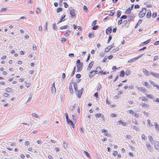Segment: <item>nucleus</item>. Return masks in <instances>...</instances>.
<instances>
[{"label":"nucleus","instance_id":"10","mask_svg":"<svg viewBox=\"0 0 159 159\" xmlns=\"http://www.w3.org/2000/svg\"><path fill=\"white\" fill-rule=\"evenodd\" d=\"M112 28L111 27L108 28L106 30V33L107 34H109L111 32Z\"/></svg>","mask_w":159,"mask_h":159},{"label":"nucleus","instance_id":"20","mask_svg":"<svg viewBox=\"0 0 159 159\" xmlns=\"http://www.w3.org/2000/svg\"><path fill=\"white\" fill-rule=\"evenodd\" d=\"M73 83H74V89L75 90V92L76 91H77L78 90V88L77 84L75 83H74L73 82Z\"/></svg>","mask_w":159,"mask_h":159},{"label":"nucleus","instance_id":"51","mask_svg":"<svg viewBox=\"0 0 159 159\" xmlns=\"http://www.w3.org/2000/svg\"><path fill=\"white\" fill-rule=\"evenodd\" d=\"M157 15V13L156 12H154L152 15V17L155 18Z\"/></svg>","mask_w":159,"mask_h":159},{"label":"nucleus","instance_id":"29","mask_svg":"<svg viewBox=\"0 0 159 159\" xmlns=\"http://www.w3.org/2000/svg\"><path fill=\"white\" fill-rule=\"evenodd\" d=\"M121 14V11L120 10H118L117 11V18H119Z\"/></svg>","mask_w":159,"mask_h":159},{"label":"nucleus","instance_id":"15","mask_svg":"<svg viewBox=\"0 0 159 159\" xmlns=\"http://www.w3.org/2000/svg\"><path fill=\"white\" fill-rule=\"evenodd\" d=\"M134 15H135L134 14H133L131 13V14L130 16H128V19H127L128 21H129L131 20H132V19L133 17L134 16Z\"/></svg>","mask_w":159,"mask_h":159},{"label":"nucleus","instance_id":"55","mask_svg":"<svg viewBox=\"0 0 159 159\" xmlns=\"http://www.w3.org/2000/svg\"><path fill=\"white\" fill-rule=\"evenodd\" d=\"M30 85L31 84L30 83H28L25 84V86L27 88H28L30 87Z\"/></svg>","mask_w":159,"mask_h":159},{"label":"nucleus","instance_id":"57","mask_svg":"<svg viewBox=\"0 0 159 159\" xmlns=\"http://www.w3.org/2000/svg\"><path fill=\"white\" fill-rule=\"evenodd\" d=\"M112 11L111 12V14L110 15V16H113L115 13V11H114L113 12H112Z\"/></svg>","mask_w":159,"mask_h":159},{"label":"nucleus","instance_id":"7","mask_svg":"<svg viewBox=\"0 0 159 159\" xmlns=\"http://www.w3.org/2000/svg\"><path fill=\"white\" fill-rule=\"evenodd\" d=\"M118 125H121L122 126H125L127 125V123L126 122H124L122 121L121 120H119L118 121Z\"/></svg>","mask_w":159,"mask_h":159},{"label":"nucleus","instance_id":"39","mask_svg":"<svg viewBox=\"0 0 159 159\" xmlns=\"http://www.w3.org/2000/svg\"><path fill=\"white\" fill-rule=\"evenodd\" d=\"M62 9L61 7H59L58 8L57 10V13H59L60 11H62Z\"/></svg>","mask_w":159,"mask_h":159},{"label":"nucleus","instance_id":"43","mask_svg":"<svg viewBox=\"0 0 159 159\" xmlns=\"http://www.w3.org/2000/svg\"><path fill=\"white\" fill-rule=\"evenodd\" d=\"M149 82L150 84L152 85L154 87H155L156 85L155 84L154 82L152 80H150Z\"/></svg>","mask_w":159,"mask_h":159},{"label":"nucleus","instance_id":"11","mask_svg":"<svg viewBox=\"0 0 159 159\" xmlns=\"http://www.w3.org/2000/svg\"><path fill=\"white\" fill-rule=\"evenodd\" d=\"M5 90L6 91H7L8 93L12 92V93H14V91H15V90H13L11 88L9 87L6 89Z\"/></svg>","mask_w":159,"mask_h":159},{"label":"nucleus","instance_id":"21","mask_svg":"<svg viewBox=\"0 0 159 159\" xmlns=\"http://www.w3.org/2000/svg\"><path fill=\"white\" fill-rule=\"evenodd\" d=\"M113 47L111 46H108L105 49V52H107L108 51H109L111 48L112 47Z\"/></svg>","mask_w":159,"mask_h":159},{"label":"nucleus","instance_id":"13","mask_svg":"<svg viewBox=\"0 0 159 159\" xmlns=\"http://www.w3.org/2000/svg\"><path fill=\"white\" fill-rule=\"evenodd\" d=\"M67 120V123L70 125H71V126H72V127L73 128H74L75 126H74V124L73 123V122L70 120Z\"/></svg>","mask_w":159,"mask_h":159},{"label":"nucleus","instance_id":"3","mask_svg":"<svg viewBox=\"0 0 159 159\" xmlns=\"http://www.w3.org/2000/svg\"><path fill=\"white\" fill-rule=\"evenodd\" d=\"M154 148L157 150H159V142L156 141H154L153 143Z\"/></svg>","mask_w":159,"mask_h":159},{"label":"nucleus","instance_id":"16","mask_svg":"<svg viewBox=\"0 0 159 159\" xmlns=\"http://www.w3.org/2000/svg\"><path fill=\"white\" fill-rule=\"evenodd\" d=\"M95 116L97 118H102L103 116L102 114L100 113H97L95 115Z\"/></svg>","mask_w":159,"mask_h":159},{"label":"nucleus","instance_id":"40","mask_svg":"<svg viewBox=\"0 0 159 159\" xmlns=\"http://www.w3.org/2000/svg\"><path fill=\"white\" fill-rule=\"evenodd\" d=\"M111 39H112V36L111 35H110L109 36L108 39L107 41V43H109L110 42V41L111 40Z\"/></svg>","mask_w":159,"mask_h":159},{"label":"nucleus","instance_id":"27","mask_svg":"<svg viewBox=\"0 0 159 159\" xmlns=\"http://www.w3.org/2000/svg\"><path fill=\"white\" fill-rule=\"evenodd\" d=\"M142 21V20H139L138 23L137 24L135 25V28H137L139 26V25L141 23Z\"/></svg>","mask_w":159,"mask_h":159},{"label":"nucleus","instance_id":"45","mask_svg":"<svg viewBox=\"0 0 159 159\" xmlns=\"http://www.w3.org/2000/svg\"><path fill=\"white\" fill-rule=\"evenodd\" d=\"M65 17L66 15H63L61 17V18L60 20H62V21L65 20L64 19V18H65Z\"/></svg>","mask_w":159,"mask_h":159},{"label":"nucleus","instance_id":"1","mask_svg":"<svg viewBox=\"0 0 159 159\" xmlns=\"http://www.w3.org/2000/svg\"><path fill=\"white\" fill-rule=\"evenodd\" d=\"M146 9L145 7L142 8V10L139 12V16L140 18H142L146 14Z\"/></svg>","mask_w":159,"mask_h":159},{"label":"nucleus","instance_id":"4","mask_svg":"<svg viewBox=\"0 0 159 159\" xmlns=\"http://www.w3.org/2000/svg\"><path fill=\"white\" fill-rule=\"evenodd\" d=\"M75 10L74 9H73L70 11V14L71 15V17L72 18H73L75 16Z\"/></svg>","mask_w":159,"mask_h":159},{"label":"nucleus","instance_id":"60","mask_svg":"<svg viewBox=\"0 0 159 159\" xmlns=\"http://www.w3.org/2000/svg\"><path fill=\"white\" fill-rule=\"evenodd\" d=\"M134 8L135 9H137L139 8V6L138 4H136L134 6Z\"/></svg>","mask_w":159,"mask_h":159},{"label":"nucleus","instance_id":"36","mask_svg":"<svg viewBox=\"0 0 159 159\" xmlns=\"http://www.w3.org/2000/svg\"><path fill=\"white\" fill-rule=\"evenodd\" d=\"M118 152L116 151H114L113 152L112 154L115 157L118 154Z\"/></svg>","mask_w":159,"mask_h":159},{"label":"nucleus","instance_id":"52","mask_svg":"<svg viewBox=\"0 0 159 159\" xmlns=\"http://www.w3.org/2000/svg\"><path fill=\"white\" fill-rule=\"evenodd\" d=\"M127 18V16L125 15H123L120 18L121 19H126Z\"/></svg>","mask_w":159,"mask_h":159},{"label":"nucleus","instance_id":"25","mask_svg":"<svg viewBox=\"0 0 159 159\" xmlns=\"http://www.w3.org/2000/svg\"><path fill=\"white\" fill-rule=\"evenodd\" d=\"M131 11V9L129 7L127 9V10L125 11V13L127 14H129L130 13V11Z\"/></svg>","mask_w":159,"mask_h":159},{"label":"nucleus","instance_id":"22","mask_svg":"<svg viewBox=\"0 0 159 159\" xmlns=\"http://www.w3.org/2000/svg\"><path fill=\"white\" fill-rule=\"evenodd\" d=\"M76 106V104H75L73 106H70V110L71 111H73L74 109H75Z\"/></svg>","mask_w":159,"mask_h":159},{"label":"nucleus","instance_id":"49","mask_svg":"<svg viewBox=\"0 0 159 159\" xmlns=\"http://www.w3.org/2000/svg\"><path fill=\"white\" fill-rule=\"evenodd\" d=\"M102 87L101 85L100 84H99V85H98V87H97V91H98L100 90V89H101Z\"/></svg>","mask_w":159,"mask_h":159},{"label":"nucleus","instance_id":"12","mask_svg":"<svg viewBox=\"0 0 159 159\" xmlns=\"http://www.w3.org/2000/svg\"><path fill=\"white\" fill-rule=\"evenodd\" d=\"M148 11L147 12L146 17L148 18H150L151 17V13L150 10H148Z\"/></svg>","mask_w":159,"mask_h":159},{"label":"nucleus","instance_id":"30","mask_svg":"<svg viewBox=\"0 0 159 159\" xmlns=\"http://www.w3.org/2000/svg\"><path fill=\"white\" fill-rule=\"evenodd\" d=\"M52 28L54 30L56 31H57V26L56 24L55 23H54L53 24Z\"/></svg>","mask_w":159,"mask_h":159},{"label":"nucleus","instance_id":"31","mask_svg":"<svg viewBox=\"0 0 159 159\" xmlns=\"http://www.w3.org/2000/svg\"><path fill=\"white\" fill-rule=\"evenodd\" d=\"M52 93L53 94H55L56 92V89L55 87L52 88Z\"/></svg>","mask_w":159,"mask_h":159},{"label":"nucleus","instance_id":"48","mask_svg":"<svg viewBox=\"0 0 159 159\" xmlns=\"http://www.w3.org/2000/svg\"><path fill=\"white\" fill-rule=\"evenodd\" d=\"M119 49V48H116L115 49H114L112 51L113 52H116V51H118Z\"/></svg>","mask_w":159,"mask_h":159},{"label":"nucleus","instance_id":"32","mask_svg":"<svg viewBox=\"0 0 159 159\" xmlns=\"http://www.w3.org/2000/svg\"><path fill=\"white\" fill-rule=\"evenodd\" d=\"M140 105L142 107H149V105L147 103H142V105Z\"/></svg>","mask_w":159,"mask_h":159},{"label":"nucleus","instance_id":"23","mask_svg":"<svg viewBox=\"0 0 159 159\" xmlns=\"http://www.w3.org/2000/svg\"><path fill=\"white\" fill-rule=\"evenodd\" d=\"M101 70V68L100 67H97L96 69V70L95 73L97 74L98 73H100Z\"/></svg>","mask_w":159,"mask_h":159},{"label":"nucleus","instance_id":"58","mask_svg":"<svg viewBox=\"0 0 159 159\" xmlns=\"http://www.w3.org/2000/svg\"><path fill=\"white\" fill-rule=\"evenodd\" d=\"M81 77V75L79 74H77L76 75V77L77 78H80Z\"/></svg>","mask_w":159,"mask_h":159},{"label":"nucleus","instance_id":"33","mask_svg":"<svg viewBox=\"0 0 159 159\" xmlns=\"http://www.w3.org/2000/svg\"><path fill=\"white\" fill-rule=\"evenodd\" d=\"M70 30H67L66 31V33L65 34V35L66 37L68 36L70 34Z\"/></svg>","mask_w":159,"mask_h":159},{"label":"nucleus","instance_id":"42","mask_svg":"<svg viewBox=\"0 0 159 159\" xmlns=\"http://www.w3.org/2000/svg\"><path fill=\"white\" fill-rule=\"evenodd\" d=\"M77 71H81L82 70L83 67H79L78 66V65H77Z\"/></svg>","mask_w":159,"mask_h":159},{"label":"nucleus","instance_id":"44","mask_svg":"<svg viewBox=\"0 0 159 159\" xmlns=\"http://www.w3.org/2000/svg\"><path fill=\"white\" fill-rule=\"evenodd\" d=\"M125 74L127 75H129L130 74V72L129 70H127L125 72Z\"/></svg>","mask_w":159,"mask_h":159},{"label":"nucleus","instance_id":"41","mask_svg":"<svg viewBox=\"0 0 159 159\" xmlns=\"http://www.w3.org/2000/svg\"><path fill=\"white\" fill-rule=\"evenodd\" d=\"M98 25L94 26L92 28V29L93 30H95L97 29L98 28Z\"/></svg>","mask_w":159,"mask_h":159},{"label":"nucleus","instance_id":"47","mask_svg":"<svg viewBox=\"0 0 159 159\" xmlns=\"http://www.w3.org/2000/svg\"><path fill=\"white\" fill-rule=\"evenodd\" d=\"M135 59L134 58H133L131 59H130V60H129L128 61V62L132 63V62L134 61H135Z\"/></svg>","mask_w":159,"mask_h":159},{"label":"nucleus","instance_id":"46","mask_svg":"<svg viewBox=\"0 0 159 159\" xmlns=\"http://www.w3.org/2000/svg\"><path fill=\"white\" fill-rule=\"evenodd\" d=\"M155 128L157 129V130H159V125L157 124L156 123L155 124Z\"/></svg>","mask_w":159,"mask_h":159},{"label":"nucleus","instance_id":"50","mask_svg":"<svg viewBox=\"0 0 159 159\" xmlns=\"http://www.w3.org/2000/svg\"><path fill=\"white\" fill-rule=\"evenodd\" d=\"M32 115L33 116H34V117H35L36 118H39L38 117V116L36 113H33Z\"/></svg>","mask_w":159,"mask_h":159},{"label":"nucleus","instance_id":"59","mask_svg":"<svg viewBox=\"0 0 159 159\" xmlns=\"http://www.w3.org/2000/svg\"><path fill=\"white\" fill-rule=\"evenodd\" d=\"M29 97L27 101V102H28L30 100L31 98L32 97V96L31 94H29Z\"/></svg>","mask_w":159,"mask_h":159},{"label":"nucleus","instance_id":"26","mask_svg":"<svg viewBox=\"0 0 159 159\" xmlns=\"http://www.w3.org/2000/svg\"><path fill=\"white\" fill-rule=\"evenodd\" d=\"M147 96V97L148 98H151V99H153L154 98V97L153 96V95L152 94H146Z\"/></svg>","mask_w":159,"mask_h":159},{"label":"nucleus","instance_id":"53","mask_svg":"<svg viewBox=\"0 0 159 159\" xmlns=\"http://www.w3.org/2000/svg\"><path fill=\"white\" fill-rule=\"evenodd\" d=\"M80 132L81 133H84V129L83 127H81L80 129Z\"/></svg>","mask_w":159,"mask_h":159},{"label":"nucleus","instance_id":"6","mask_svg":"<svg viewBox=\"0 0 159 159\" xmlns=\"http://www.w3.org/2000/svg\"><path fill=\"white\" fill-rule=\"evenodd\" d=\"M138 90L139 91H142L143 93H146L147 92V90L145 88L143 87H139L138 89Z\"/></svg>","mask_w":159,"mask_h":159},{"label":"nucleus","instance_id":"38","mask_svg":"<svg viewBox=\"0 0 159 159\" xmlns=\"http://www.w3.org/2000/svg\"><path fill=\"white\" fill-rule=\"evenodd\" d=\"M142 84H143V85H144L145 86H146V85H148H148L150 86V85L148 84V83L147 82L143 81L142 82Z\"/></svg>","mask_w":159,"mask_h":159},{"label":"nucleus","instance_id":"2","mask_svg":"<svg viewBox=\"0 0 159 159\" xmlns=\"http://www.w3.org/2000/svg\"><path fill=\"white\" fill-rule=\"evenodd\" d=\"M83 91V88H81L80 90H78L77 91L75 92V93L79 98H80L82 95V93Z\"/></svg>","mask_w":159,"mask_h":159},{"label":"nucleus","instance_id":"17","mask_svg":"<svg viewBox=\"0 0 159 159\" xmlns=\"http://www.w3.org/2000/svg\"><path fill=\"white\" fill-rule=\"evenodd\" d=\"M71 83H70L69 85V89L70 91V93H72L73 92V90L72 89V85L71 84Z\"/></svg>","mask_w":159,"mask_h":159},{"label":"nucleus","instance_id":"19","mask_svg":"<svg viewBox=\"0 0 159 159\" xmlns=\"http://www.w3.org/2000/svg\"><path fill=\"white\" fill-rule=\"evenodd\" d=\"M148 138H149V141H150L152 143H153L154 140L153 138L151 136H149L148 137Z\"/></svg>","mask_w":159,"mask_h":159},{"label":"nucleus","instance_id":"56","mask_svg":"<svg viewBox=\"0 0 159 159\" xmlns=\"http://www.w3.org/2000/svg\"><path fill=\"white\" fill-rule=\"evenodd\" d=\"M66 39L64 38H62L61 40V42L62 43H64L66 41Z\"/></svg>","mask_w":159,"mask_h":159},{"label":"nucleus","instance_id":"14","mask_svg":"<svg viewBox=\"0 0 159 159\" xmlns=\"http://www.w3.org/2000/svg\"><path fill=\"white\" fill-rule=\"evenodd\" d=\"M93 61L91 62L89 65L87 67V70H89L91 69V68L93 66Z\"/></svg>","mask_w":159,"mask_h":159},{"label":"nucleus","instance_id":"28","mask_svg":"<svg viewBox=\"0 0 159 159\" xmlns=\"http://www.w3.org/2000/svg\"><path fill=\"white\" fill-rule=\"evenodd\" d=\"M146 145L147 148L149 150L152 149V147L150 144H148V143H146Z\"/></svg>","mask_w":159,"mask_h":159},{"label":"nucleus","instance_id":"9","mask_svg":"<svg viewBox=\"0 0 159 159\" xmlns=\"http://www.w3.org/2000/svg\"><path fill=\"white\" fill-rule=\"evenodd\" d=\"M76 64L78 65V66L80 67H83V63L82 62H80V60L78 59L76 61Z\"/></svg>","mask_w":159,"mask_h":159},{"label":"nucleus","instance_id":"61","mask_svg":"<svg viewBox=\"0 0 159 159\" xmlns=\"http://www.w3.org/2000/svg\"><path fill=\"white\" fill-rule=\"evenodd\" d=\"M142 139H143L144 140H146V137L145 135L144 134H142Z\"/></svg>","mask_w":159,"mask_h":159},{"label":"nucleus","instance_id":"63","mask_svg":"<svg viewBox=\"0 0 159 159\" xmlns=\"http://www.w3.org/2000/svg\"><path fill=\"white\" fill-rule=\"evenodd\" d=\"M94 96L97 98H98V92H96V93H95L94 94Z\"/></svg>","mask_w":159,"mask_h":159},{"label":"nucleus","instance_id":"34","mask_svg":"<svg viewBox=\"0 0 159 159\" xmlns=\"http://www.w3.org/2000/svg\"><path fill=\"white\" fill-rule=\"evenodd\" d=\"M84 153L88 157L90 158H91L90 155L88 152L85 151H84Z\"/></svg>","mask_w":159,"mask_h":159},{"label":"nucleus","instance_id":"18","mask_svg":"<svg viewBox=\"0 0 159 159\" xmlns=\"http://www.w3.org/2000/svg\"><path fill=\"white\" fill-rule=\"evenodd\" d=\"M143 73L145 74L147 76H149L150 74L149 72L147 70H146L145 69H143Z\"/></svg>","mask_w":159,"mask_h":159},{"label":"nucleus","instance_id":"24","mask_svg":"<svg viewBox=\"0 0 159 159\" xmlns=\"http://www.w3.org/2000/svg\"><path fill=\"white\" fill-rule=\"evenodd\" d=\"M125 72L124 70L121 71L120 72V76L123 77L124 76Z\"/></svg>","mask_w":159,"mask_h":159},{"label":"nucleus","instance_id":"54","mask_svg":"<svg viewBox=\"0 0 159 159\" xmlns=\"http://www.w3.org/2000/svg\"><path fill=\"white\" fill-rule=\"evenodd\" d=\"M63 3L64 5V7L65 8H67L68 7V5L67 4V3L66 2H64Z\"/></svg>","mask_w":159,"mask_h":159},{"label":"nucleus","instance_id":"35","mask_svg":"<svg viewBox=\"0 0 159 159\" xmlns=\"http://www.w3.org/2000/svg\"><path fill=\"white\" fill-rule=\"evenodd\" d=\"M142 101H148V99L146 97H142L140 98Z\"/></svg>","mask_w":159,"mask_h":159},{"label":"nucleus","instance_id":"5","mask_svg":"<svg viewBox=\"0 0 159 159\" xmlns=\"http://www.w3.org/2000/svg\"><path fill=\"white\" fill-rule=\"evenodd\" d=\"M150 74L153 76L155 78L157 79H159V73L154 72H151Z\"/></svg>","mask_w":159,"mask_h":159},{"label":"nucleus","instance_id":"64","mask_svg":"<svg viewBox=\"0 0 159 159\" xmlns=\"http://www.w3.org/2000/svg\"><path fill=\"white\" fill-rule=\"evenodd\" d=\"M48 157L50 159H53L52 156L51 155H48Z\"/></svg>","mask_w":159,"mask_h":159},{"label":"nucleus","instance_id":"37","mask_svg":"<svg viewBox=\"0 0 159 159\" xmlns=\"http://www.w3.org/2000/svg\"><path fill=\"white\" fill-rule=\"evenodd\" d=\"M69 27V26L68 25H66L64 26H61L60 29H66L67 28H68Z\"/></svg>","mask_w":159,"mask_h":159},{"label":"nucleus","instance_id":"62","mask_svg":"<svg viewBox=\"0 0 159 159\" xmlns=\"http://www.w3.org/2000/svg\"><path fill=\"white\" fill-rule=\"evenodd\" d=\"M96 22H97L96 20H95L92 23V25L93 26V25H95L96 24Z\"/></svg>","mask_w":159,"mask_h":159},{"label":"nucleus","instance_id":"8","mask_svg":"<svg viewBox=\"0 0 159 159\" xmlns=\"http://www.w3.org/2000/svg\"><path fill=\"white\" fill-rule=\"evenodd\" d=\"M151 41V39H149L147 40L146 41H145L140 44V46H143L144 45H146L148 43H149L150 41Z\"/></svg>","mask_w":159,"mask_h":159}]
</instances>
